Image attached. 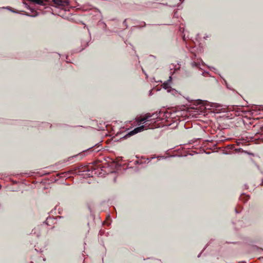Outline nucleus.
<instances>
[{"label":"nucleus","mask_w":263,"mask_h":263,"mask_svg":"<svg viewBox=\"0 0 263 263\" xmlns=\"http://www.w3.org/2000/svg\"><path fill=\"white\" fill-rule=\"evenodd\" d=\"M50 4L56 8H63L69 5L68 0H51Z\"/></svg>","instance_id":"2"},{"label":"nucleus","mask_w":263,"mask_h":263,"mask_svg":"<svg viewBox=\"0 0 263 263\" xmlns=\"http://www.w3.org/2000/svg\"><path fill=\"white\" fill-rule=\"evenodd\" d=\"M144 125H142L141 126L136 127L133 130H132L130 132H129L127 134V136H133V135H134L135 134H137V133H138L139 132H140L142 131L144 129Z\"/></svg>","instance_id":"3"},{"label":"nucleus","mask_w":263,"mask_h":263,"mask_svg":"<svg viewBox=\"0 0 263 263\" xmlns=\"http://www.w3.org/2000/svg\"><path fill=\"white\" fill-rule=\"evenodd\" d=\"M152 115L149 114V113H148V114H146L143 117H144V120L146 121H148V120L151 118L152 117Z\"/></svg>","instance_id":"4"},{"label":"nucleus","mask_w":263,"mask_h":263,"mask_svg":"<svg viewBox=\"0 0 263 263\" xmlns=\"http://www.w3.org/2000/svg\"><path fill=\"white\" fill-rule=\"evenodd\" d=\"M137 121L139 123L141 124L143 122H145V120H144V117H139L137 119Z\"/></svg>","instance_id":"5"},{"label":"nucleus","mask_w":263,"mask_h":263,"mask_svg":"<svg viewBox=\"0 0 263 263\" xmlns=\"http://www.w3.org/2000/svg\"><path fill=\"white\" fill-rule=\"evenodd\" d=\"M172 79V77H170V80H171Z\"/></svg>","instance_id":"8"},{"label":"nucleus","mask_w":263,"mask_h":263,"mask_svg":"<svg viewBox=\"0 0 263 263\" xmlns=\"http://www.w3.org/2000/svg\"><path fill=\"white\" fill-rule=\"evenodd\" d=\"M195 101L197 102L198 104H203L206 109L211 110L214 112H221L224 109L221 105L217 103L210 102L205 100H195Z\"/></svg>","instance_id":"1"},{"label":"nucleus","mask_w":263,"mask_h":263,"mask_svg":"<svg viewBox=\"0 0 263 263\" xmlns=\"http://www.w3.org/2000/svg\"><path fill=\"white\" fill-rule=\"evenodd\" d=\"M163 87L166 89L167 88H168L169 86H168V82L166 83H164L163 84Z\"/></svg>","instance_id":"7"},{"label":"nucleus","mask_w":263,"mask_h":263,"mask_svg":"<svg viewBox=\"0 0 263 263\" xmlns=\"http://www.w3.org/2000/svg\"><path fill=\"white\" fill-rule=\"evenodd\" d=\"M35 4H37L41 5H44V1L43 0H36Z\"/></svg>","instance_id":"6"}]
</instances>
